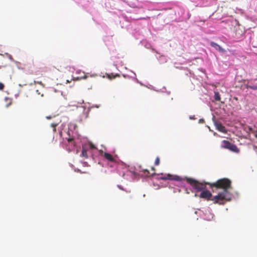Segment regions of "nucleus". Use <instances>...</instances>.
I'll list each match as a JSON object with an SVG mask.
<instances>
[{
  "label": "nucleus",
  "mask_w": 257,
  "mask_h": 257,
  "mask_svg": "<svg viewBox=\"0 0 257 257\" xmlns=\"http://www.w3.org/2000/svg\"><path fill=\"white\" fill-rule=\"evenodd\" d=\"M210 188H215L217 189H221L222 192L226 191V193H230L229 189L231 188V182L227 178H222L218 180L216 182L212 183H208Z\"/></svg>",
  "instance_id": "obj_1"
},
{
  "label": "nucleus",
  "mask_w": 257,
  "mask_h": 257,
  "mask_svg": "<svg viewBox=\"0 0 257 257\" xmlns=\"http://www.w3.org/2000/svg\"><path fill=\"white\" fill-rule=\"evenodd\" d=\"M210 45L212 47L214 48L215 49H216L217 50H218L220 52H224L225 51V50L223 48H222L220 45H218L217 43H216L215 42H211L210 43Z\"/></svg>",
  "instance_id": "obj_9"
},
{
  "label": "nucleus",
  "mask_w": 257,
  "mask_h": 257,
  "mask_svg": "<svg viewBox=\"0 0 257 257\" xmlns=\"http://www.w3.org/2000/svg\"><path fill=\"white\" fill-rule=\"evenodd\" d=\"M212 196V195L211 193L209 191L207 190L206 189L201 192L200 194L199 195V197L208 201L211 200Z\"/></svg>",
  "instance_id": "obj_4"
},
{
  "label": "nucleus",
  "mask_w": 257,
  "mask_h": 257,
  "mask_svg": "<svg viewBox=\"0 0 257 257\" xmlns=\"http://www.w3.org/2000/svg\"><path fill=\"white\" fill-rule=\"evenodd\" d=\"M152 170H153V171H154V172H155V168H154V167H152Z\"/></svg>",
  "instance_id": "obj_24"
},
{
  "label": "nucleus",
  "mask_w": 257,
  "mask_h": 257,
  "mask_svg": "<svg viewBox=\"0 0 257 257\" xmlns=\"http://www.w3.org/2000/svg\"><path fill=\"white\" fill-rule=\"evenodd\" d=\"M89 145L90 149H91L92 150L96 149L95 145L93 144H92V143H90Z\"/></svg>",
  "instance_id": "obj_18"
},
{
  "label": "nucleus",
  "mask_w": 257,
  "mask_h": 257,
  "mask_svg": "<svg viewBox=\"0 0 257 257\" xmlns=\"http://www.w3.org/2000/svg\"><path fill=\"white\" fill-rule=\"evenodd\" d=\"M234 99H235V100H237V97H234Z\"/></svg>",
  "instance_id": "obj_25"
},
{
  "label": "nucleus",
  "mask_w": 257,
  "mask_h": 257,
  "mask_svg": "<svg viewBox=\"0 0 257 257\" xmlns=\"http://www.w3.org/2000/svg\"><path fill=\"white\" fill-rule=\"evenodd\" d=\"M162 180H172L176 181H181V179L178 176H173L170 174H168L166 176L161 177Z\"/></svg>",
  "instance_id": "obj_7"
},
{
  "label": "nucleus",
  "mask_w": 257,
  "mask_h": 257,
  "mask_svg": "<svg viewBox=\"0 0 257 257\" xmlns=\"http://www.w3.org/2000/svg\"><path fill=\"white\" fill-rule=\"evenodd\" d=\"M186 180H187V182L188 183H189L191 185H192L193 187H194L195 184L196 183V182L197 181L192 178H187Z\"/></svg>",
  "instance_id": "obj_11"
},
{
  "label": "nucleus",
  "mask_w": 257,
  "mask_h": 257,
  "mask_svg": "<svg viewBox=\"0 0 257 257\" xmlns=\"http://www.w3.org/2000/svg\"><path fill=\"white\" fill-rule=\"evenodd\" d=\"M57 123H52L51 126L53 127V132H56V126L57 125Z\"/></svg>",
  "instance_id": "obj_19"
},
{
  "label": "nucleus",
  "mask_w": 257,
  "mask_h": 257,
  "mask_svg": "<svg viewBox=\"0 0 257 257\" xmlns=\"http://www.w3.org/2000/svg\"><path fill=\"white\" fill-rule=\"evenodd\" d=\"M81 156L82 157H84L85 158H88L87 153V150L85 149L84 147L82 148V153L81 154Z\"/></svg>",
  "instance_id": "obj_12"
},
{
  "label": "nucleus",
  "mask_w": 257,
  "mask_h": 257,
  "mask_svg": "<svg viewBox=\"0 0 257 257\" xmlns=\"http://www.w3.org/2000/svg\"><path fill=\"white\" fill-rule=\"evenodd\" d=\"M246 87L247 89L250 88V89H251L252 90H257V85L251 86V85H249L248 84H246Z\"/></svg>",
  "instance_id": "obj_14"
},
{
  "label": "nucleus",
  "mask_w": 257,
  "mask_h": 257,
  "mask_svg": "<svg viewBox=\"0 0 257 257\" xmlns=\"http://www.w3.org/2000/svg\"><path fill=\"white\" fill-rule=\"evenodd\" d=\"M76 144L73 138H69L67 140V144L66 149L68 152H71L74 149Z\"/></svg>",
  "instance_id": "obj_5"
},
{
  "label": "nucleus",
  "mask_w": 257,
  "mask_h": 257,
  "mask_svg": "<svg viewBox=\"0 0 257 257\" xmlns=\"http://www.w3.org/2000/svg\"><path fill=\"white\" fill-rule=\"evenodd\" d=\"M211 200L214 203H218L219 204H223V201H229L231 200V195L230 193H226L225 192H220L218 194L212 198Z\"/></svg>",
  "instance_id": "obj_2"
},
{
  "label": "nucleus",
  "mask_w": 257,
  "mask_h": 257,
  "mask_svg": "<svg viewBox=\"0 0 257 257\" xmlns=\"http://www.w3.org/2000/svg\"><path fill=\"white\" fill-rule=\"evenodd\" d=\"M36 92L38 94H40V92L38 90H36ZM41 96H43V94H41Z\"/></svg>",
  "instance_id": "obj_22"
},
{
  "label": "nucleus",
  "mask_w": 257,
  "mask_h": 257,
  "mask_svg": "<svg viewBox=\"0 0 257 257\" xmlns=\"http://www.w3.org/2000/svg\"><path fill=\"white\" fill-rule=\"evenodd\" d=\"M160 164V158L159 157H157L155 161V165H159Z\"/></svg>",
  "instance_id": "obj_17"
},
{
  "label": "nucleus",
  "mask_w": 257,
  "mask_h": 257,
  "mask_svg": "<svg viewBox=\"0 0 257 257\" xmlns=\"http://www.w3.org/2000/svg\"><path fill=\"white\" fill-rule=\"evenodd\" d=\"M144 175L146 176H150L151 175V174H150V173L149 172V171L147 170H145L144 171Z\"/></svg>",
  "instance_id": "obj_15"
},
{
  "label": "nucleus",
  "mask_w": 257,
  "mask_h": 257,
  "mask_svg": "<svg viewBox=\"0 0 257 257\" xmlns=\"http://www.w3.org/2000/svg\"><path fill=\"white\" fill-rule=\"evenodd\" d=\"M116 76H119V74H116L115 75H113V74L111 75H108V78L110 79L114 78Z\"/></svg>",
  "instance_id": "obj_16"
},
{
  "label": "nucleus",
  "mask_w": 257,
  "mask_h": 257,
  "mask_svg": "<svg viewBox=\"0 0 257 257\" xmlns=\"http://www.w3.org/2000/svg\"><path fill=\"white\" fill-rule=\"evenodd\" d=\"M100 153L101 154H102V153H103V151H101L100 152Z\"/></svg>",
  "instance_id": "obj_27"
},
{
  "label": "nucleus",
  "mask_w": 257,
  "mask_h": 257,
  "mask_svg": "<svg viewBox=\"0 0 257 257\" xmlns=\"http://www.w3.org/2000/svg\"><path fill=\"white\" fill-rule=\"evenodd\" d=\"M221 147L222 148L228 149L230 151L236 153H238L239 152V149L235 145L233 144L226 140H223L222 142Z\"/></svg>",
  "instance_id": "obj_3"
},
{
  "label": "nucleus",
  "mask_w": 257,
  "mask_h": 257,
  "mask_svg": "<svg viewBox=\"0 0 257 257\" xmlns=\"http://www.w3.org/2000/svg\"><path fill=\"white\" fill-rule=\"evenodd\" d=\"M214 99L216 101H220L221 99V97L219 92H214Z\"/></svg>",
  "instance_id": "obj_13"
},
{
  "label": "nucleus",
  "mask_w": 257,
  "mask_h": 257,
  "mask_svg": "<svg viewBox=\"0 0 257 257\" xmlns=\"http://www.w3.org/2000/svg\"><path fill=\"white\" fill-rule=\"evenodd\" d=\"M46 117H47V118H48V119L50 118V117L47 116Z\"/></svg>",
  "instance_id": "obj_26"
},
{
  "label": "nucleus",
  "mask_w": 257,
  "mask_h": 257,
  "mask_svg": "<svg viewBox=\"0 0 257 257\" xmlns=\"http://www.w3.org/2000/svg\"><path fill=\"white\" fill-rule=\"evenodd\" d=\"M117 187H118V188L119 189L122 190H123V188H122V187H121V186H120V185H117Z\"/></svg>",
  "instance_id": "obj_21"
},
{
  "label": "nucleus",
  "mask_w": 257,
  "mask_h": 257,
  "mask_svg": "<svg viewBox=\"0 0 257 257\" xmlns=\"http://www.w3.org/2000/svg\"><path fill=\"white\" fill-rule=\"evenodd\" d=\"M4 84L2 82H0V90H3L4 88Z\"/></svg>",
  "instance_id": "obj_20"
},
{
  "label": "nucleus",
  "mask_w": 257,
  "mask_h": 257,
  "mask_svg": "<svg viewBox=\"0 0 257 257\" xmlns=\"http://www.w3.org/2000/svg\"><path fill=\"white\" fill-rule=\"evenodd\" d=\"M216 128L219 132L223 133L227 132L224 126L221 123L218 122H215L214 123Z\"/></svg>",
  "instance_id": "obj_8"
},
{
  "label": "nucleus",
  "mask_w": 257,
  "mask_h": 257,
  "mask_svg": "<svg viewBox=\"0 0 257 257\" xmlns=\"http://www.w3.org/2000/svg\"><path fill=\"white\" fill-rule=\"evenodd\" d=\"M103 157L106 160H107L108 161H109L111 162H113L115 161V159H114L113 156L111 154H110L108 153H104L103 154Z\"/></svg>",
  "instance_id": "obj_10"
},
{
  "label": "nucleus",
  "mask_w": 257,
  "mask_h": 257,
  "mask_svg": "<svg viewBox=\"0 0 257 257\" xmlns=\"http://www.w3.org/2000/svg\"><path fill=\"white\" fill-rule=\"evenodd\" d=\"M208 182H202L200 183L198 181H197L195 184L194 187H193L194 189L197 190V191H203L206 189V185H208Z\"/></svg>",
  "instance_id": "obj_6"
},
{
  "label": "nucleus",
  "mask_w": 257,
  "mask_h": 257,
  "mask_svg": "<svg viewBox=\"0 0 257 257\" xmlns=\"http://www.w3.org/2000/svg\"><path fill=\"white\" fill-rule=\"evenodd\" d=\"M35 83H36V81H35ZM37 83H38V84H41V85H43V84H42V82H41V81H40V82H38H38H37Z\"/></svg>",
  "instance_id": "obj_23"
}]
</instances>
